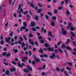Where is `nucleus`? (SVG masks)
<instances>
[{
	"mask_svg": "<svg viewBox=\"0 0 76 76\" xmlns=\"http://www.w3.org/2000/svg\"><path fill=\"white\" fill-rule=\"evenodd\" d=\"M71 24L72 23H69L68 24L69 27H70V29L71 31H74V30L75 29V28L74 27L72 26V25H71Z\"/></svg>",
	"mask_w": 76,
	"mask_h": 76,
	"instance_id": "f257e3e1",
	"label": "nucleus"
},
{
	"mask_svg": "<svg viewBox=\"0 0 76 76\" xmlns=\"http://www.w3.org/2000/svg\"><path fill=\"white\" fill-rule=\"evenodd\" d=\"M61 31L62 32H61V34H62L63 35H66L67 34V31L64 30V28H62Z\"/></svg>",
	"mask_w": 76,
	"mask_h": 76,
	"instance_id": "f03ea898",
	"label": "nucleus"
},
{
	"mask_svg": "<svg viewBox=\"0 0 76 76\" xmlns=\"http://www.w3.org/2000/svg\"><path fill=\"white\" fill-rule=\"evenodd\" d=\"M10 39H11V38L10 37H8V38H5V41L6 42H7V43H9L10 42L9 41H10Z\"/></svg>",
	"mask_w": 76,
	"mask_h": 76,
	"instance_id": "7ed1b4c3",
	"label": "nucleus"
},
{
	"mask_svg": "<svg viewBox=\"0 0 76 76\" xmlns=\"http://www.w3.org/2000/svg\"><path fill=\"white\" fill-rule=\"evenodd\" d=\"M56 55L54 53H52V55L50 56V58H52V59H54V58H56Z\"/></svg>",
	"mask_w": 76,
	"mask_h": 76,
	"instance_id": "20e7f679",
	"label": "nucleus"
},
{
	"mask_svg": "<svg viewBox=\"0 0 76 76\" xmlns=\"http://www.w3.org/2000/svg\"><path fill=\"white\" fill-rule=\"evenodd\" d=\"M48 50L49 51H51V52H53L54 51V48L53 47H52V48L50 47H49L48 48Z\"/></svg>",
	"mask_w": 76,
	"mask_h": 76,
	"instance_id": "39448f33",
	"label": "nucleus"
},
{
	"mask_svg": "<svg viewBox=\"0 0 76 76\" xmlns=\"http://www.w3.org/2000/svg\"><path fill=\"white\" fill-rule=\"evenodd\" d=\"M23 72L24 73H29V71L26 68L23 70Z\"/></svg>",
	"mask_w": 76,
	"mask_h": 76,
	"instance_id": "423d86ee",
	"label": "nucleus"
},
{
	"mask_svg": "<svg viewBox=\"0 0 76 76\" xmlns=\"http://www.w3.org/2000/svg\"><path fill=\"white\" fill-rule=\"evenodd\" d=\"M26 29V27L25 26H22L20 28V31H22V29L24 30Z\"/></svg>",
	"mask_w": 76,
	"mask_h": 76,
	"instance_id": "0eeeda50",
	"label": "nucleus"
},
{
	"mask_svg": "<svg viewBox=\"0 0 76 76\" xmlns=\"http://www.w3.org/2000/svg\"><path fill=\"white\" fill-rule=\"evenodd\" d=\"M31 24L32 25V27H34L35 26L36 24L35 23V22L31 21Z\"/></svg>",
	"mask_w": 76,
	"mask_h": 76,
	"instance_id": "6e6552de",
	"label": "nucleus"
},
{
	"mask_svg": "<svg viewBox=\"0 0 76 76\" xmlns=\"http://www.w3.org/2000/svg\"><path fill=\"white\" fill-rule=\"evenodd\" d=\"M5 73L7 76H9L10 75V72L8 70H7L5 71Z\"/></svg>",
	"mask_w": 76,
	"mask_h": 76,
	"instance_id": "1a4fd4ad",
	"label": "nucleus"
},
{
	"mask_svg": "<svg viewBox=\"0 0 76 76\" xmlns=\"http://www.w3.org/2000/svg\"><path fill=\"white\" fill-rule=\"evenodd\" d=\"M27 68L28 69V70H29L30 71H32V68L30 67V66H29L27 65Z\"/></svg>",
	"mask_w": 76,
	"mask_h": 76,
	"instance_id": "9d476101",
	"label": "nucleus"
},
{
	"mask_svg": "<svg viewBox=\"0 0 76 76\" xmlns=\"http://www.w3.org/2000/svg\"><path fill=\"white\" fill-rule=\"evenodd\" d=\"M69 42H70V39H67V40H66V42L65 44L66 45H68V43H69Z\"/></svg>",
	"mask_w": 76,
	"mask_h": 76,
	"instance_id": "9b49d317",
	"label": "nucleus"
},
{
	"mask_svg": "<svg viewBox=\"0 0 76 76\" xmlns=\"http://www.w3.org/2000/svg\"><path fill=\"white\" fill-rule=\"evenodd\" d=\"M51 25L53 27H54L55 26V23H54V22L52 21V22L51 23Z\"/></svg>",
	"mask_w": 76,
	"mask_h": 76,
	"instance_id": "f8f14e48",
	"label": "nucleus"
},
{
	"mask_svg": "<svg viewBox=\"0 0 76 76\" xmlns=\"http://www.w3.org/2000/svg\"><path fill=\"white\" fill-rule=\"evenodd\" d=\"M56 19H57V17L55 16H53L52 17V20H56Z\"/></svg>",
	"mask_w": 76,
	"mask_h": 76,
	"instance_id": "ddd939ff",
	"label": "nucleus"
},
{
	"mask_svg": "<svg viewBox=\"0 0 76 76\" xmlns=\"http://www.w3.org/2000/svg\"><path fill=\"white\" fill-rule=\"evenodd\" d=\"M48 35H49L50 36V37H53V38L54 37L52 35V34H51V32H48Z\"/></svg>",
	"mask_w": 76,
	"mask_h": 76,
	"instance_id": "4468645a",
	"label": "nucleus"
},
{
	"mask_svg": "<svg viewBox=\"0 0 76 76\" xmlns=\"http://www.w3.org/2000/svg\"><path fill=\"white\" fill-rule=\"evenodd\" d=\"M40 50H39V51L38 53H40L41 54H42V53H43V50H42V49L41 48H40Z\"/></svg>",
	"mask_w": 76,
	"mask_h": 76,
	"instance_id": "2eb2a0df",
	"label": "nucleus"
},
{
	"mask_svg": "<svg viewBox=\"0 0 76 76\" xmlns=\"http://www.w3.org/2000/svg\"><path fill=\"white\" fill-rule=\"evenodd\" d=\"M42 11V10L41 9H39L37 11V13H40Z\"/></svg>",
	"mask_w": 76,
	"mask_h": 76,
	"instance_id": "dca6fc26",
	"label": "nucleus"
},
{
	"mask_svg": "<svg viewBox=\"0 0 76 76\" xmlns=\"http://www.w3.org/2000/svg\"><path fill=\"white\" fill-rule=\"evenodd\" d=\"M61 47L62 49H63V48H66L65 45H64V44H62Z\"/></svg>",
	"mask_w": 76,
	"mask_h": 76,
	"instance_id": "f3484780",
	"label": "nucleus"
},
{
	"mask_svg": "<svg viewBox=\"0 0 76 76\" xmlns=\"http://www.w3.org/2000/svg\"><path fill=\"white\" fill-rule=\"evenodd\" d=\"M66 49H67V50H69V51L70 50H72V49L70 48V47H69L68 45L66 46Z\"/></svg>",
	"mask_w": 76,
	"mask_h": 76,
	"instance_id": "a211bd4d",
	"label": "nucleus"
},
{
	"mask_svg": "<svg viewBox=\"0 0 76 76\" xmlns=\"http://www.w3.org/2000/svg\"><path fill=\"white\" fill-rule=\"evenodd\" d=\"M35 19L36 20H39V16H35Z\"/></svg>",
	"mask_w": 76,
	"mask_h": 76,
	"instance_id": "6ab92c4d",
	"label": "nucleus"
},
{
	"mask_svg": "<svg viewBox=\"0 0 76 76\" xmlns=\"http://www.w3.org/2000/svg\"><path fill=\"white\" fill-rule=\"evenodd\" d=\"M30 5L31 7H32L33 8H35V6L32 3H31L30 4Z\"/></svg>",
	"mask_w": 76,
	"mask_h": 76,
	"instance_id": "aec40b11",
	"label": "nucleus"
},
{
	"mask_svg": "<svg viewBox=\"0 0 76 76\" xmlns=\"http://www.w3.org/2000/svg\"><path fill=\"white\" fill-rule=\"evenodd\" d=\"M26 18H27V21H28L29 20L30 18V17H29V15H27L26 16Z\"/></svg>",
	"mask_w": 76,
	"mask_h": 76,
	"instance_id": "412c9836",
	"label": "nucleus"
},
{
	"mask_svg": "<svg viewBox=\"0 0 76 76\" xmlns=\"http://www.w3.org/2000/svg\"><path fill=\"white\" fill-rule=\"evenodd\" d=\"M23 25L24 26H26V27L27 26V25H26V22H23Z\"/></svg>",
	"mask_w": 76,
	"mask_h": 76,
	"instance_id": "4be33fe9",
	"label": "nucleus"
},
{
	"mask_svg": "<svg viewBox=\"0 0 76 76\" xmlns=\"http://www.w3.org/2000/svg\"><path fill=\"white\" fill-rule=\"evenodd\" d=\"M44 45L46 47H49V45L48 44V43H45Z\"/></svg>",
	"mask_w": 76,
	"mask_h": 76,
	"instance_id": "5701e85b",
	"label": "nucleus"
},
{
	"mask_svg": "<svg viewBox=\"0 0 76 76\" xmlns=\"http://www.w3.org/2000/svg\"><path fill=\"white\" fill-rule=\"evenodd\" d=\"M70 34L72 37H75V34H74V33H73V32L71 31Z\"/></svg>",
	"mask_w": 76,
	"mask_h": 76,
	"instance_id": "b1692460",
	"label": "nucleus"
},
{
	"mask_svg": "<svg viewBox=\"0 0 76 76\" xmlns=\"http://www.w3.org/2000/svg\"><path fill=\"white\" fill-rule=\"evenodd\" d=\"M32 30L33 31H35L36 32V31H37V29H36V28L33 27L32 28Z\"/></svg>",
	"mask_w": 76,
	"mask_h": 76,
	"instance_id": "393cba45",
	"label": "nucleus"
},
{
	"mask_svg": "<svg viewBox=\"0 0 76 76\" xmlns=\"http://www.w3.org/2000/svg\"><path fill=\"white\" fill-rule=\"evenodd\" d=\"M40 42L41 44H44V42H45V41L43 40H40Z\"/></svg>",
	"mask_w": 76,
	"mask_h": 76,
	"instance_id": "a878e982",
	"label": "nucleus"
},
{
	"mask_svg": "<svg viewBox=\"0 0 76 76\" xmlns=\"http://www.w3.org/2000/svg\"><path fill=\"white\" fill-rule=\"evenodd\" d=\"M58 50L59 51V52H60L61 53H63V51L62 50H61V48H58Z\"/></svg>",
	"mask_w": 76,
	"mask_h": 76,
	"instance_id": "bb28decb",
	"label": "nucleus"
},
{
	"mask_svg": "<svg viewBox=\"0 0 76 76\" xmlns=\"http://www.w3.org/2000/svg\"><path fill=\"white\" fill-rule=\"evenodd\" d=\"M20 9H22V7H21V5L19 4L18 5V10H20Z\"/></svg>",
	"mask_w": 76,
	"mask_h": 76,
	"instance_id": "cd10ccee",
	"label": "nucleus"
},
{
	"mask_svg": "<svg viewBox=\"0 0 76 76\" xmlns=\"http://www.w3.org/2000/svg\"><path fill=\"white\" fill-rule=\"evenodd\" d=\"M66 14L68 15H70V12H69V10H66Z\"/></svg>",
	"mask_w": 76,
	"mask_h": 76,
	"instance_id": "c85d7f7f",
	"label": "nucleus"
},
{
	"mask_svg": "<svg viewBox=\"0 0 76 76\" xmlns=\"http://www.w3.org/2000/svg\"><path fill=\"white\" fill-rule=\"evenodd\" d=\"M36 61V62L37 63H38V61H39V62H41V61L39 60V59H36V60H35Z\"/></svg>",
	"mask_w": 76,
	"mask_h": 76,
	"instance_id": "c756f323",
	"label": "nucleus"
},
{
	"mask_svg": "<svg viewBox=\"0 0 76 76\" xmlns=\"http://www.w3.org/2000/svg\"><path fill=\"white\" fill-rule=\"evenodd\" d=\"M43 57H45L46 58H47L48 57V55L46 54H43Z\"/></svg>",
	"mask_w": 76,
	"mask_h": 76,
	"instance_id": "7c9ffc66",
	"label": "nucleus"
},
{
	"mask_svg": "<svg viewBox=\"0 0 76 76\" xmlns=\"http://www.w3.org/2000/svg\"><path fill=\"white\" fill-rule=\"evenodd\" d=\"M64 1H62L60 3V4L61 6H63V4H64Z\"/></svg>",
	"mask_w": 76,
	"mask_h": 76,
	"instance_id": "2f4dec72",
	"label": "nucleus"
},
{
	"mask_svg": "<svg viewBox=\"0 0 76 76\" xmlns=\"http://www.w3.org/2000/svg\"><path fill=\"white\" fill-rule=\"evenodd\" d=\"M11 55V53H9L8 54H7L6 55V57H10V55Z\"/></svg>",
	"mask_w": 76,
	"mask_h": 76,
	"instance_id": "473e14b6",
	"label": "nucleus"
},
{
	"mask_svg": "<svg viewBox=\"0 0 76 76\" xmlns=\"http://www.w3.org/2000/svg\"><path fill=\"white\" fill-rule=\"evenodd\" d=\"M45 18L46 20H48V19H49V17L48 16L46 15H45Z\"/></svg>",
	"mask_w": 76,
	"mask_h": 76,
	"instance_id": "72a5a7b5",
	"label": "nucleus"
},
{
	"mask_svg": "<svg viewBox=\"0 0 76 76\" xmlns=\"http://www.w3.org/2000/svg\"><path fill=\"white\" fill-rule=\"evenodd\" d=\"M13 32L12 31V32H10L9 35H10V36L12 37V36L13 35Z\"/></svg>",
	"mask_w": 76,
	"mask_h": 76,
	"instance_id": "f704fd0d",
	"label": "nucleus"
},
{
	"mask_svg": "<svg viewBox=\"0 0 76 76\" xmlns=\"http://www.w3.org/2000/svg\"><path fill=\"white\" fill-rule=\"evenodd\" d=\"M58 11V10H54V13H55V14H57V12Z\"/></svg>",
	"mask_w": 76,
	"mask_h": 76,
	"instance_id": "c9c22d12",
	"label": "nucleus"
},
{
	"mask_svg": "<svg viewBox=\"0 0 76 76\" xmlns=\"http://www.w3.org/2000/svg\"><path fill=\"white\" fill-rule=\"evenodd\" d=\"M67 63L69 65H70V66H72V63L71 62H67Z\"/></svg>",
	"mask_w": 76,
	"mask_h": 76,
	"instance_id": "e433bc0d",
	"label": "nucleus"
},
{
	"mask_svg": "<svg viewBox=\"0 0 76 76\" xmlns=\"http://www.w3.org/2000/svg\"><path fill=\"white\" fill-rule=\"evenodd\" d=\"M29 37H30V38H31L32 37H34V36H33V35H32V34H30L29 35Z\"/></svg>",
	"mask_w": 76,
	"mask_h": 76,
	"instance_id": "4c0bfd02",
	"label": "nucleus"
},
{
	"mask_svg": "<svg viewBox=\"0 0 76 76\" xmlns=\"http://www.w3.org/2000/svg\"><path fill=\"white\" fill-rule=\"evenodd\" d=\"M61 43V41H60L59 42L57 43L58 45H60Z\"/></svg>",
	"mask_w": 76,
	"mask_h": 76,
	"instance_id": "58836bf2",
	"label": "nucleus"
},
{
	"mask_svg": "<svg viewBox=\"0 0 76 76\" xmlns=\"http://www.w3.org/2000/svg\"><path fill=\"white\" fill-rule=\"evenodd\" d=\"M56 70L58 71V72H59V71H60V68L58 67H57L56 69Z\"/></svg>",
	"mask_w": 76,
	"mask_h": 76,
	"instance_id": "ea45409f",
	"label": "nucleus"
},
{
	"mask_svg": "<svg viewBox=\"0 0 76 76\" xmlns=\"http://www.w3.org/2000/svg\"><path fill=\"white\" fill-rule=\"evenodd\" d=\"M48 15H50L51 16H52V14L51 13V12H48Z\"/></svg>",
	"mask_w": 76,
	"mask_h": 76,
	"instance_id": "a19ab883",
	"label": "nucleus"
},
{
	"mask_svg": "<svg viewBox=\"0 0 76 76\" xmlns=\"http://www.w3.org/2000/svg\"><path fill=\"white\" fill-rule=\"evenodd\" d=\"M6 55V52H4L3 53H2V56H5Z\"/></svg>",
	"mask_w": 76,
	"mask_h": 76,
	"instance_id": "79ce46f5",
	"label": "nucleus"
},
{
	"mask_svg": "<svg viewBox=\"0 0 76 76\" xmlns=\"http://www.w3.org/2000/svg\"><path fill=\"white\" fill-rule=\"evenodd\" d=\"M14 39H15V41L17 40V39H18V36H15L14 37Z\"/></svg>",
	"mask_w": 76,
	"mask_h": 76,
	"instance_id": "37998d69",
	"label": "nucleus"
},
{
	"mask_svg": "<svg viewBox=\"0 0 76 76\" xmlns=\"http://www.w3.org/2000/svg\"><path fill=\"white\" fill-rule=\"evenodd\" d=\"M72 43L75 47H76V42H72Z\"/></svg>",
	"mask_w": 76,
	"mask_h": 76,
	"instance_id": "c03bdc74",
	"label": "nucleus"
},
{
	"mask_svg": "<svg viewBox=\"0 0 76 76\" xmlns=\"http://www.w3.org/2000/svg\"><path fill=\"white\" fill-rule=\"evenodd\" d=\"M30 44H31V45H33L34 46V42L32 41L31 42H30Z\"/></svg>",
	"mask_w": 76,
	"mask_h": 76,
	"instance_id": "a18cd8bd",
	"label": "nucleus"
},
{
	"mask_svg": "<svg viewBox=\"0 0 76 76\" xmlns=\"http://www.w3.org/2000/svg\"><path fill=\"white\" fill-rule=\"evenodd\" d=\"M28 54H29V56H31L32 55V53H31V51H29Z\"/></svg>",
	"mask_w": 76,
	"mask_h": 76,
	"instance_id": "49530a36",
	"label": "nucleus"
},
{
	"mask_svg": "<svg viewBox=\"0 0 76 76\" xmlns=\"http://www.w3.org/2000/svg\"><path fill=\"white\" fill-rule=\"evenodd\" d=\"M26 47L27 48H28L29 47V44L28 43L26 44Z\"/></svg>",
	"mask_w": 76,
	"mask_h": 76,
	"instance_id": "de8ad7c7",
	"label": "nucleus"
},
{
	"mask_svg": "<svg viewBox=\"0 0 76 76\" xmlns=\"http://www.w3.org/2000/svg\"><path fill=\"white\" fill-rule=\"evenodd\" d=\"M0 43L1 45H3V44H4V42H3V40L1 41Z\"/></svg>",
	"mask_w": 76,
	"mask_h": 76,
	"instance_id": "09e8293b",
	"label": "nucleus"
},
{
	"mask_svg": "<svg viewBox=\"0 0 76 76\" xmlns=\"http://www.w3.org/2000/svg\"><path fill=\"white\" fill-rule=\"evenodd\" d=\"M61 9H63V7H61L58 8V10H61Z\"/></svg>",
	"mask_w": 76,
	"mask_h": 76,
	"instance_id": "8fccbe9b",
	"label": "nucleus"
},
{
	"mask_svg": "<svg viewBox=\"0 0 76 76\" xmlns=\"http://www.w3.org/2000/svg\"><path fill=\"white\" fill-rule=\"evenodd\" d=\"M14 51L15 53H16L18 52V50L17 49H15L14 50Z\"/></svg>",
	"mask_w": 76,
	"mask_h": 76,
	"instance_id": "3c124183",
	"label": "nucleus"
},
{
	"mask_svg": "<svg viewBox=\"0 0 76 76\" xmlns=\"http://www.w3.org/2000/svg\"><path fill=\"white\" fill-rule=\"evenodd\" d=\"M32 64H34V65H35V62L34 61H32L31 62Z\"/></svg>",
	"mask_w": 76,
	"mask_h": 76,
	"instance_id": "603ef678",
	"label": "nucleus"
},
{
	"mask_svg": "<svg viewBox=\"0 0 76 76\" xmlns=\"http://www.w3.org/2000/svg\"><path fill=\"white\" fill-rule=\"evenodd\" d=\"M20 39L21 41H23V38H22V37L21 36H20Z\"/></svg>",
	"mask_w": 76,
	"mask_h": 76,
	"instance_id": "864d4df0",
	"label": "nucleus"
},
{
	"mask_svg": "<svg viewBox=\"0 0 76 76\" xmlns=\"http://www.w3.org/2000/svg\"><path fill=\"white\" fill-rule=\"evenodd\" d=\"M3 64H5L6 66H8V65L9 64L8 63H6V62H4Z\"/></svg>",
	"mask_w": 76,
	"mask_h": 76,
	"instance_id": "5fc2aeb1",
	"label": "nucleus"
},
{
	"mask_svg": "<svg viewBox=\"0 0 76 76\" xmlns=\"http://www.w3.org/2000/svg\"><path fill=\"white\" fill-rule=\"evenodd\" d=\"M13 16L15 17V18H16L17 17V15L16 14H13Z\"/></svg>",
	"mask_w": 76,
	"mask_h": 76,
	"instance_id": "6e6d98bb",
	"label": "nucleus"
},
{
	"mask_svg": "<svg viewBox=\"0 0 76 76\" xmlns=\"http://www.w3.org/2000/svg\"><path fill=\"white\" fill-rule=\"evenodd\" d=\"M66 69H67V70H70V68H69V67H66Z\"/></svg>",
	"mask_w": 76,
	"mask_h": 76,
	"instance_id": "4d7b16f0",
	"label": "nucleus"
},
{
	"mask_svg": "<svg viewBox=\"0 0 76 76\" xmlns=\"http://www.w3.org/2000/svg\"><path fill=\"white\" fill-rule=\"evenodd\" d=\"M55 48H58V46H57L56 44H55L54 45Z\"/></svg>",
	"mask_w": 76,
	"mask_h": 76,
	"instance_id": "13d9d810",
	"label": "nucleus"
},
{
	"mask_svg": "<svg viewBox=\"0 0 76 76\" xmlns=\"http://www.w3.org/2000/svg\"><path fill=\"white\" fill-rule=\"evenodd\" d=\"M34 44L36 45H38V42L36 41L35 42H34Z\"/></svg>",
	"mask_w": 76,
	"mask_h": 76,
	"instance_id": "bf43d9fd",
	"label": "nucleus"
},
{
	"mask_svg": "<svg viewBox=\"0 0 76 76\" xmlns=\"http://www.w3.org/2000/svg\"><path fill=\"white\" fill-rule=\"evenodd\" d=\"M42 68L41 67H39V68H38V70H42Z\"/></svg>",
	"mask_w": 76,
	"mask_h": 76,
	"instance_id": "052dcab7",
	"label": "nucleus"
},
{
	"mask_svg": "<svg viewBox=\"0 0 76 76\" xmlns=\"http://www.w3.org/2000/svg\"><path fill=\"white\" fill-rule=\"evenodd\" d=\"M64 68H63L61 69V72H64Z\"/></svg>",
	"mask_w": 76,
	"mask_h": 76,
	"instance_id": "680f3d73",
	"label": "nucleus"
},
{
	"mask_svg": "<svg viewBox=\"0 0 76 76\" xmlns=\"http://www.w3.org/2000/svg\"><path fill=\"white\" fill-rule=\"evenodd\" d=\"M42 36H39L38 38V39H42Z\"/></svg>",
	"mask_w": 76,
	"mask_h": 76,
	"instance_id": "e2e57ef3",
	"label": "nucleus"
},
{
	"mask_svg": "<svg viewBox=\"0 0 76 76\" xmlns=\"http://www.w3.org/2000/svg\"><path fill=\"white\" fill-rule=\"evenodd\" d=\"M33 58H34V60H36V59H37V57L35 55L33 56Z\"/></svg>",
	"mask_w": 76,
	"mask_h": 76,
	"instance_id": "0e129e2a",
	"label": "nucleus"
},
{
	"mask_svg": "<svg viewBox=\"0 0 76 76\" xmlns=\"http://www.w3.org/2000/svg\"><path fill=\"white\" fill-rule=\"evenodd\" d=\"M38 5L39 7H42V6H41V5L40 4V3H38Z\"/></svg>",
	"mask_w": 76,
	"mask_h": 76,
	"instance_id": "69168bd1",
	"label": "nucleus"
},
{
	"mask_svg": "<svg viewBox=\"0 0 76 76\" xmlns=\"http://www.w3.org/2000/svg\"><path fill=\"white\" fill-rule=\"evenodd\" d=\"M12 64H14V65H16V63L14 61L12 62Z\"/></svg>",
	"mask_w": 76,
	"mask_h": 76,
	"instance_id": "338daca9",
	"label": "nucleus"
},
{
	"mask_svg": "<svg viewBox=\"0 0 76 76\" xmlns=\"http://www.w3.org/2000/svg\"><path fill=\"white\" fill-rule=\"evenodd\" d=\"M40 60L41 61H45V60H44V59L43 58H41Z\"/></svg>",
	"mask_w": 76,
	"mask_h": 76,
	"instance_id": "774afa93",
	"label": "nucleus"
}]
</instances>
